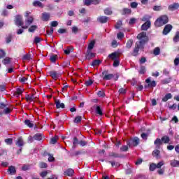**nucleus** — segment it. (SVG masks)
I'll use <instances>...</instances> for the list:
<instances>
[{"label":"nucleus","mask_w":179,"mask_h":179,"mask_svg":"<svg viewBox=\"0 0 179 179\" xmlns=\"http://www.w3.org/2000/svg\"><path fill=\"white\" fill-rule=\"evenodd\" d=\"M137 39L139 40L135 44V47L131 53L132 57H138L139 55V50H143L145 48V44L149 41V37H148L146 32H141L137 35Z\"/></svg>","instance_id":"nucleus-1"},{"label":"nucleus","mask_w":179,"mask_h":179,"mask_svg":"<svg viewBox=\"0 0 179 179\" xmlns=\"http://www.w3.org/2000/svg\"><path fill=\"white\" fill-rule=\"evenodd\" d=\"M169 142H170V137H169V136H164L162 137V139L159 138H156L154 141V145L156 149H160L163 143H169Z\"/></svg>","instance_id":"nucleus-2"},{"label":"nucleus","mask_w":179,"mask_h":179,"mask_svg":"<svg viewBox=\"0 0 179 179\" xmlns=\"http://www.w3.org/2000/svg\"><path fill=\"white\" fill-rule=\"evenodd\" d=\"M169 23V17L167 15H162L155 22L156 27H162L164 24Z\"/></svg>","instance_id":"nucleus-3"},{"label":"nucleus","mask_w":179,"mask_h":179,"mask_svg":"<svg viewBox=\"0 0 179 179\" xmlns=\"http://www.w3.org/2000/svg\"><path fill=\"white\" fill-rule=\"evenodd\" d=\"M78 145H80V146H86L87 145V141L81 140L79 141V139L78 138V137H74L73 138V148L75 149V148H76V146H78Z\"/></svg>","instance_id":"nucleus-4"},{"label":"nucleus","mask_w":179,"mask_h":179,"mask_svg":"<svg viewBox=\"0 0 179 179\" xmlns=\"http://www.w3.org/2000/svg\"><path fill=\"white\" fill-rule=\"evenodd\" d=\"M102 78L103 80H111L114 78V74H110L108 70H104L102 72Z\"/></svg>","instance_id":"nucleus-5"},{"label":"nucleus","mask_w":179,"mask_h":179,"mask_svg":"<svg viewBox=\"0 0 179 179\" xmlns=\"http://www.w3.org/2000/svg\"><path fill=\"white\" fill-rule=\"evenodd\" d=\"M145 83H147V85H145V89H148V87H156V81L151 80L150 78H148L145 80Z\"/></svg>","instance_id":"nucleus-6"},{"label":"nucleus","mask_w":179,"mask_h":179,"mask_svg":"<svg viewBox=\"0 0 179 179\" xmlns=\"http://www.w3.org/2000/svg\"><path fill=\"white\" fill-rule=\"evenodd\" d=\"M131 145L132 146H134V147L138 146V145H139V138L134 137L133 139H131V141L127 142V146H129V148H131Z\"/></svg>","instance_id":"nucleus-7"},{"label":"nucleus","mask_w":179,"mask_h":179,"mask_svg":"<svg viewBox=\"0 0 179 179\" xmlns=\"http://www.w3.org/2000/svg\"><path fill=\"white\" fill-rule=\"evenodd\" d=\"M15 24H16V26H22V27H23V17H22V15H16Z\"/></svg>","instance_id":"nucleus-8"},{"label":"nucleus","mask_w":179,"mask_h":179,"mask_svg":"<svg viewBox=\"0 0 179 179\" xmlns=\"http://www.w3.org/2000/svg\"><path fill=\"white\" fill-rule=\"evenodd\" d=\"M171 30H173V25H171L170 24H166L162 31V34L164 36H167V34H169V33H170V31H171Z\"/></svg>","instance_id":"nucleus-9"},{"label":"nucleus","mask_w":179,"mask_h":179,"mask_svg":"<svg viewBox=\"0 0 179 179\" xmlns=\"http://www.w3.org/2000/svg\"><path fill=\"white\" fill-rule=\"evenodd\" d=\"M121 55V53H120V52H113L111 54L108 55V58L110 59H112V61H115L116 59H118V58H120V55Z\"/></svg>","instance_id":"nucleus-10"},{"label":"nucleus","mask_w":179,"mask_h":179,"mask_svg":"<svg viewBox=\"0 0 179 179\" xmlns=\"http://www.w3.org/2000/svg\"><path fill=\"white\" fill-rule=\"evenodd\" d=\"M33 22H34V18L33 17V16L27 17V19L25 20L26 24L24 26H22V29H27L29 26H30V24L33 23Z\"/></svg>","instance_id":"nucleus-11"},{"label":"nucleus","mask_w":179,"mask_h":179,"mask_svg":"<svg viewBox=\"0 0 179 179\" xmlns=\"http://www.w3.org/2000/svg\"><path fill=\"white\" fill-rule=\"evenodd\" d=\"M25 99L27 101H29L30 103H31V101H37V96H36V94L26 95Z\"/></svg>","instance_id":"nucleus-12"},{"label":"nucleus","mask_w":179,"mask_h":179,"mask_svg":"<svg viewBox=\"0 0 179 179\" xmlns=\"http://www.w3.org/2000/svg\"><path fill=\"white\" fill-rule=\"evenodd\" d=\"M169 10H171V12H174V10H177V9H179V3H173L172 4H170L168 7Z\"/></svg>","instance_id":"nucleus-13"},{"label":"nucleus","mask_w":179,"mask_h":179,"mask_svg":"<svg viewBox=\"0 0 179 179\" xmlns=\"http://www.w3.org/2000/svg\"><path fill=\"white\" fill-rule=\"evenodd\" d=\"M96 20L97 22H99V23H101V24L107 23V22H108V17L100 15L99 17H97Z\"/></svg>","instance_id":"nucleus-14"},{"label":"nucleus","mask_w":179,"mask_h":179,"mask_svg":"<svg viewBox=\"0 0 179 179\" xmlns=\"http://www.w3.org/2000/svg\"><path fill=\"white\" fill-rule=\"evenodd\" d=\"M50 75L52 79L55 80H57V79L59 78L61 76V74L55 71H50Z\"/></svg>","instance_id":"nucleus-15"},{"label":"nucleus","mask_w":179,"mask_h":179,"mask_svg":"<svg viewBox=\"0 0 179 179\" xmlns=\"http://www.w3.org/2000/svg\"><path fill=\"white\" fill-rule=\"evenodd\" d=\"M95 113L100 117L104 115V113H103V108L99 105H95Z\"/></svg>","instance_id":"nucleus-16"},{"label":"nucleus","mask_w":179,"mask_h":179,"mask_svg":"<svg viewBox=\"0 0 179 179\" xmlns=\"http://www.w3.org/2000/svg\"><path fill=\"white\" fill-rule=\"evenodd\" d=\"M150 26H152V22H150V20H148L141 25V30L146 31L148 29L150 28Z\"/></svg>","instance_id":"nucleus-17"},{"label":"nucleus","mask_w":179,"mask_h":179,"mask_svg":"<svg viewBox=\"0 0 179 179\" xmlns=\"http://www.w3.org/2000/svg\"><path fill=\"white\" fill-rule=\"evenodd\" d=\"M55 103L56 105V108H65V104L61 103V101L55 99Z\"/></svg>","instance_id":"nucleus-18"},{"label":"nucleus","mask_w":179,"mask_h":179,"mask_svg":"<svg viewBox=\"0 0 179 179\" xmlns=\"http://www.w3.org/2000/svg\"><path fill=\"white\" fill-rule=\"evenodd\" d=\"M32 5L35 8H44V4H43V3H41L40 1H34L32 3Z\"/></svg>","instance_id":"nucleus-19"},{"label":"nucleus","mask_w":179,"mask_h":179,"mask_svg":"<svg viewBox=\"0 0 179 179\" xmlns=\"http://www.w3.org/2000/svg\"><path fill=\"white\" fill-rule=\"evenodd\" d=\"M96 57V54L90 52V50H87L86 59H92V58H94Z\"/></svg>","instance_id":"nucleus-20"},{"label":"nucleus","mask_w":179,"mask_h":179,"mask_svg":"<svg viewBox=\"0 0 179 179\" xmlns=\"http://www.w3.org/2000/svg\"><path fill=\"white\" fill-rule=\"evenodd\" d=\"M152 156L154 157H156L157 159L160 158V150L159 149L156 148V150H154L152 153Z\"/></svg>","instance_id":"nucleus-21"},{"label":"nucleus","mask_w":179,"mask_h":179,"mask_svg":"<svg viewBox=\"0 0 179 179\" xmlns=\"http://www.w3.org/2000/svg\"><path fill=\"white\" fill-rule=\"evenodd\" d=\"M170 164L171 167H179V161L176 159H172L170 161Z\"/></svg>","instance_id":"nucleus-22"},{"label":"nucleus","mask_w":179,"mask_h":179,"mask_svg":"<svg viewBox=\"0 0 179 179\" xmlns=\"http://www.w3.org/2000/svg\"><path fill=\"white\" fill-rule=\"evenodd\" d=\"M8 174L13 175L16 174V169L13 166H10L8 167Z\"/></svg>","instance_id":"nucleus-23"},{"label":"nucleus","mask_w":179,"mask_h":179,"mask_svg":"<svg viewBox=\"0 0 179 179\" xmlns=\"http://www.w3.org/2000/svg\"><path fill=\"white\" fill-rule=\"evenodd\" d=\"M42 20L44 22H48V20H50V14L47 13H42Z\"/></svg>","instance_id":"nucleus-24"},{"label":"nucleus","mask_w":179,"mask_h":179,"mask_svg":"<svg viewBox=\"0 0 179 179\" xmlns=\"http://www.w3.org/2000/svg\"><path fill=\"white\" fill-rule=\"evenodd\" d=\"M131 13H132V10H131L130 8H124L122 9V15H131Z\"/></svg>","instance_id":"nucleus-25"},{"label":"nucleus","mask_w":179,"mask_h":179,"mask_svg":"<svg viewBox=\"0 0 179 179\" xmlns=\"http://www.w3.org/2000/svg\"><path fill=\"white\" fill-rule=\"evenodd\" d=\"M15 145L20 147L24 146V142H23V138H22V137L18 138L17 141L15 143Z\"/></svg>","instance_id":"nucleus-26"},{"label":"nucleus","mask_w":179,"mask_h":179,"mask_svg":"<svg viewBox=\"0 0 179 179\" xmlns=\"http://www.w3.org/2000/svg\"><path fill=\"white\" fill-rule=\"evenodd\" d=\"M172 98H173V95H171V93H168L164 96V97L162 98V101L166 102Z\"/></svg>","instance_id":"nucleus-27"},{"label":"nucleus","mask_w":179,"mask_h":179,"mask_svg":"<svg viewBox=\"0 0 179 179\" xmlns=\"http://www.w3.org/2000/svg\"><path fill=\"white\" fill-rule=\"evenodd\" d=\"M35 141H41L43 139V134L38 133L34 136Z\"/></svg>","instance_id":"nucleus-28"},{"label":"nucleus","mask_w":179,"mask_h":179,"mask_svg":"<svg viewBox=\"0 0 179 179\" xmlns=\"http://www.w3.org/2000/svg\"><path fill=\"white\" fill-rule=\"evenodd\" d=\"M100 64H101V61L100 59H95L92 62L91 66H99V65H100Z\"/></svg>","instance_id":"nucleus-29"},{"label":"nucleus","mask_w":179,"mask_h":179,"mask_svg":"<svg viewBox=\"0 0 179 179\" xmlns=\"http://www.w3.org/2000/svg\"><path fill=\"white\" fill-rule=\"evenodd\" d=\"M95 44H96V41H92L88 45L87 51H91V50H93V48H94V45Z\"/></svg>","instance_id":"nucleus-30"},{"label":"nucleus","mask_w":179,"mask_h":179,"mask_svg":"<svg viewBox=\"0 0 179 179\" xmlns=\"http://www.w3.org/2000/svg\"><path fill=\"white\" fill-rule=\"evenodd\" d=\"M24 124H25V125H27V127H29V128H33L34 127V124H33V122H31V121H30V120H26L24 121Z\"/></svg>","instance_id":"nucleus-31"},{"label":"nucleus","mask_w":179,"mask_h":179,"mask_svg":"<svg viewBox=\"0 0 179 179\" xmlns=\"http://www.w3.org/2000/svg\"><path fill=\"white\" fill-rule=\"evenodd\" d=\"M22 59L23 61H30V59H31V55H30V53L24 55Z\"/></svg>","instance_id":"nucleus-32"},{"label":"nucleus","mask_w":179,"mask_h":179,"mask_svg":"<svg viewBox=\"0 0 179 179\" xmlns=\"http://www.w3.org/2000/svg\"><path fill=\"white\" fill-rule=\"evenodd\" d=\"M171 82V78H165L161 80L162 85H167Z\"/></svg>","instance_id":"nucleus-33"},{"label":"nucleus","mask_w":179,"mask_h":179,"mask_svg":"<svg viewBox=\"0 0 179 179\" xmlns=\"http://www.w3.org/2000/svg\"><path fill=\"white\" fill-rule=\"evenodd\" d=\"M138 73H140V75H145V73H146V67H145L144 66H141L140 70L138 71Z\"/></svg>","instance_id":"nucleus-34"},{"label":"nucleus","mask_w":179,"mask_h":179,"mask_svg":"<svg viewBox=\"0 0 179 179\" xmlns=\"http://www.w3.org/2000/svg\"><path fill=\"white\" fill-rule=\"evenodd\" d=\"M173 43H178L179 41V31H176L175 36L173 38Z\"/></svg>","instance_id":"nucleus-35"},{"label":"nucleus","mask_w":179,"mask_h":179,"mask_svg":"<svg viewBox=\"0 0 179 179\" xmlns=\"http://www.w3.org/2000/svg\"><path fill=\"white\" fill-rule=\"evenodd\" d=\"M132 44H134V40L132 39L128 40L126 44V48L128 49L131 48V47H132Z\"/></svg>","instance_id":"nucleus-36"},{"label":"nucleus","mask_w":179,"mask_h":179,"mask_svg":"<svg viewBox=\"0 0 179 179\" xmlns=\"http://www.w3.org/2000/svg\"><path fill=\"white\" fill-rule=\"evenodd\" d=\"M109 157H115V159L120 157V155L117 152H109Z\"/></svg>","instance_id":"nucleus-37"},{"label":"nucleus","mask_w":179,"mask_h":179,"mask_svg":"<svg viewBox=\"0 0 179 179\" xmlns=\"http://www.w3.org/2000/svg\"><path fill=\"white\" fill-rule=\"evenodd\" d=\"M36 30H37V25H32L29 28L28 31H29V33H34Z\"/></svg>","instance_id":"nucleus-38"},{"label":"nucleus","mask_w":179,"mask_h":179,"mask_svg":"<svg viewBox=\"0 0 179 179\" xmlns=\"http://www.w3.org/2000/svg\"><path fill=\"white\" fill-rule=\"evenodd\" d=\"M71 31L73 34H78V31H79V28H78V27L76 26H73L71 28Z\"/></svg>","instance_id":"nucleus-39"},{"label":"nucleus","mask_w":179,"mask_h":179,"mask_svg":"<svg viewBox=\"0 0 179 179\" xmlns=\"http://www.w3.org/2000/svg\"><path fill=\"white\" fill-rule=\"evenodd\" d=\"M82 121V117L81 116H76L73 120V122L75 124H79V122H81Z\"/></svg>","instance_id":"nucleus-40"},{"label":"nucleus","mask_w":179,"mask_h":179,"mask_svg":"<svg viewBox=\"0 0 179 179\" xmlns=\"http://www.w3.org/2000/svg\"><path fill=\"white\" fill-rule=\"evenodd\" d=\"M50 59L51 62H55V61H57V59H58V55H51L50 57Z\"/></svg>","instance_id":"nucleus-41"},{"label":"nucleus","mask_w":179,"mask_h":179,"mask_svg":"<svg viewBox=\"0 0 179 179\" xmlns=\"http://www.w3.org/2000/svg\"><path fill=\"white\" fill-rule=\"evenodd\" d=\"M156 169H157L156 164L152 163L150 164V167H149L150 171H155V170H156Z\"/></svg>","instance_id":"nucleus-42"},{"label":"nucleus","mask_w":179,"mask_h":179,"mask_svg":"<svg viewBox=\"0 0 179 179\" xmlns=\"http://www.w3.org/2000/svg\"><path fill=\"white\" fill-rule=\"evenodd\" d=\"M98 97H106V93L104 90H100L97 92Z\"/></svg>","instance_id":"nucleus-43"},{"label":"nucleus","mask_w":179,"mask_h":179,"mask_svg":"<svg viewBox=\"0 0 179 179\" xmlns=\"http://www.w3.org/2000/svg\"><path fill=\"white\" fill-rule=\"evenodd\" d=\"M75 174V170L69 168L68 169V176L69 177H72Z\"/></svg>","instance_id":"nucleus-44"},{"label":"nucleus","mask_w":179,"mask_h":179,"mask_svg":"<svg viewBox=\"0 0 179 179\" xmlns=\"http://www.w3.org/2000/svg\"><path fill=\"white\" fill-rule=\"evenodd\" d=\"M103 12H104L105 15H113V11L109 8H106L103 10Z\"/></svg>","instance_id":"nucleus-45"},{"label":"nucleus","mask_w":179,"mask_h":179,"mask_svg":"<svg viewBox=\"0 0 179 179\" xmlns=\"http://www.w3.org/2000/svg\"><path fill=\"white\" fill-rule=\"evenodd\" d=\"M154 55H160V48L159 47H157L154 49L153 51Z\"/></svg>","instance_id":"nucleus-46"},{"label":"nucleus","mask_w":179,"mask_h":179,"mask_svg":"<svg viewBox=\"0 0 179 179\" xmlns=\"http://www.w3.org/2000/svg\"><path fill=\"white\" fill-rule=\"evenodd\" d=\"M58 141V136H55V137L52 138L50 140V143L52 145H55V143Z\"/></svg>","instance_id":"nucleus-47"},{"label":"nucleus","mask_w":179,"mask_h":179,"mask_svg":"<svg viewBox=\"0 0 179 179\" xmlns=\"http://www.w3.org/2000/svg\"><path fill=\"white\" fill-rule=\"evenodd\" d=\"M129 148L128 147V145H122L120 148V152H128Z\"/></svg>","instance_id":"nucleus-48"},{"label":"nucleus","mask_w":179,"mask_h":179,"mask_svg":"<svg viewBox=\"0 0 179 179\" xmlns=\"http://www.w3.org/2000/svg\"><path fill=\"white\" fill-rule=\"evenodd\" d=\"M93 80L92 79H90L87 81H85V86H87V87H89V86H92L93 85Z\"/></svg>","instance_id":"nucleus-49"},{"label":"nucleus","mask_w":179,"mask_h":179,"mask_svg":"<svg viewBox=\"0 0 179 179\" xmlns=\"http://www.w3.org/2000/svg\"><path fill=\"white\" fill-rule=\"evenodd\" d=\"M3 63L4 65H8V64H10V57H6L3 60Z\"/></svg>","instance_id":"nucleus-50"},{"label":"nucleus","mask_w":179,"mask_h":179,"mask_svg":"<svg viewBox=\"0 0 179 179\" xmlns=\"http://www.w3.org/2000/svg\"><path fill=\"white\" fill-rule=\"evenodd\" d=\"M130 6L132 9H136V8H138V3L133 1L130 3Z\"/></svg>","instance_id":"nucleus-51"},{"label":"nucleus","mask_w":179,"mask_h":179,"mask_svg":"<svg viewBox=\"0 0 179 179\" xmlns=\"http://www.w3.org/2000/svg\"><path fill=\"white\" fill-rule=\"evenodd\" d=\"M48 166L47 165V163L45 162H40L39 167L41 169H47Z\"/></svg>","instance_id":"nucleus-52"},{"label":"nucleus","mask_w":179,"mask_h":179,"mask_svg":"<svg viewBox=\"0 0 179 179\" xmlns=\"http://www.w3.org/2000/svg\"><path fill=\"white\" fill-rule=\"evenodd\" d=\"M162 166H164V161H161L157 164H156L157 169H162Z\"/></svg>","instance_id":"nucleus-53"},{"label":"nucleus","mask_w":179,"mask_h":179,"mask_svg":"<svg viewBox=\"0 0 179 179\" xmlns=\"http://www.w3.org/2000/svg\"><path fill=\"white\" fill-rule=\"evenodd\" d=\"M5 142L7 145H12L13 143V138H7V139H5Z\"/></svg>","instance_id":"nucleus-54"},{"label":"nucleus","mask_w":179,"mask_h":179,"mask_svg":"<svg viewBox=\"0 0 179 179\" xmlns=\"http://www.w3.org/2000/svg\"><path fill=\"white\" fill-rule=\"evenodd\" d=\"M121 26H122V21L120 20V21L117 22L116 25H115V28L120 29V27H121Z\"/></svg>","instance_id":"nucleus-55"},{"label":"nucleus","mask_w":179,"mask_h":179,"mask_svg":"<svg viewBox=\"0 0 179 179\" xmlns=\"http://www.w3.org/2000/svg\"><path fill=\"white\" fill-rule=\"evenodd\" d=\"M113 66L117 68V66H120V60L117 59L116 60H113Z\"/></svg>","instance_id":"nucleus-56"},{"label":"nucleus","mask_w":179,"mask_h":179,"mask_svg":"<svg viewBox=\"0 0 179 179\" xmlns=\"http://www.w3.org/2000/svg\"><path fill=\"white\" fill-rule=\"evenodd\" d=\"M152 9L155 12H159L162 10V6H155Z\"/></svg>","instance_id":"nucleus-57"},{"label":"nucleus","mask_w":179,"mask_h":179,"mask_svg":"<svg viewBox=\"0 0 179 179\" xmlns=\"http://www.w3.org/2000/svg\"><path fill=\"white\" fill-rule=\"evenodd\" d=\"M135 23H136V18H131L129 22V24L132 26V24H135Z\"/></svg>","instance_id":"nucleus-58"},{"label":"nucleus","mask_w":179,"mask_h":179,"mask_svg":"<svg viewBox=\"0 0 179 179\" xmlns=\"http://www.w3.org/2000/svg\"><path fill=\"white\" fill-rule=\"evenodd\" d=\"M40 41H41V37L36 36L34 38V43H35V44H38V43H40Z\"/></svg>","instance_id":"nucleus-59"},{"label":"nucleus","mask_w":179,"mask_h":179,"mask_svg":"<svg viewBox=\"0 0 179 179\" xmlns=\"http://www.w3.org/2000/svg\"><path fill=\"white\" fill-rule=\"evenodd\" d=\"M75 50V48L73 46L71 45L68 47V55L71 54V52H73V50Z\"/></svg>","instance_id":"nucleus-60"},{"label":"nucleus","mask_w":179,"mask_h":179,"mask_svg":"<svg viewBox=\"0 0 179 179\" xmlns=\"http://www.w3.org/2000/svg\"><path fill=\"white\" fill-rule=\"evenodd\" d=\"M117 38H118V40H122V38H124V33L119 32L117 34Z\"/></svg>","instance_id":"nucleus-61"},{"label":"nucleus","mask_w":179,"mask_h":179,"mask_svg":"<svg viewBox=\"0 0 179 179\" xmlns=\"http://www.w3.org/2000/svg\"><path fill=\"white\" fill-rule=\"evenodd\" d=\"M12 41V36L9 35L6 38V42L7 44H9Z\"/></svg>","instance_id":"nucleus-62"},{"label":"nucleus","mask_w":179,"mask_h":179,"mask_svg":"<svg viewBox=\"0 0 179 179\" xmlns=\"http://www.w3.org/2000/svg\"><path fill=\"white\" fill-rule=\"evenodd\" d=\"M84 3L87 6H90V5H92V0H84Z\"/></svg>","instance_id":"nucleus-63"},{"label":"nucleus","mask_w":179,"mask_h":179,"mask_svg":"<svg viewBox=\"0 0 179 179\" xmlns=\"http://www.w3.org/2000/svg\"><path fill=\"white\" fill-rule=\"evenodd\" d=\"M174 65L175 66H178L179 65V58L178 57H176L175 59H174Z\"/></svg>","instance_id":"nucleus-64"}]
</instances>
